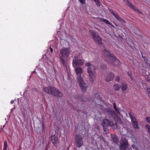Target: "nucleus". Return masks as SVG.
I'll list each match as a JSON object with an SVG mask.
<instances>
[{
    "label": "nucleus",
    "mask_w": 150,
    "mask_h": 150,
    "mask_svg": "<svg viewBox=\"0 0 150 150\" xmlns=\"http://www.w3.org/2000/svg\"><path fill=\"white\" fill-rule=\"evenodd\" d=\"M85 66L87 68L86 69L87 72L88 74L90 80L93 81L96 77V74L95 70L97 69L98 67L94 65L91 62L86 63Z\"/></svg>",
    "instance_id": "nucleus-1"
},
{
    "label": "nucleus",
    "mask_w": 150,
    "mask_h": 150,
    "mask_svg": "<svg viewBox=\"0 0 150 150\" xmlns=\"http://www.w3.org/2000/svg\"><path fill=\"white\" fill-rule=\"evenodd\" d=\"M71 52V51L69 48L64 47L60 50L59 57L61 62L64 67H67L66 61Z\"/></svg>",
    "instance_id": "nucleus-2"
},
{
    "label": "nucleus",
    "mask_w": 150,
    "mask_h": 150,
    "mask_svg": "<svg viewBox=\"0 0 150 150\" xmlns=\"http://www.w3.org/2000/svg\"><path fill=\"white\" fill-rule=\"evenodd\" d=\"M75 71L77 76L78 82L81 88L82 91L84 92L86 91L87 85L84 82L82 78L81 77V75L82 73V69L80 67H76L75 68Z\"/></svg>",
    "instance_id": "nucleus-3"
},
{
    "label": "nucleus",
    "mask_w": 150,
    "mask_h": 150,
    "mask_svg": "<svg viewBox=\"0 0 150 150\" xmlns=\"http://www.w3.org/2000/svg\"><path fill=\"white\" fill-rule=\"evenodd\" d=\"M44 92L50 95L54 96L57 97H61L63 96V94L55 87L49 86L44 87L43 88Z\"/></svg>",
    "instance_id": "nucleus-4"
},
{
    "label": "nucleus",
    "mask_w": 150,
    "mask_h": 150,
    "mask_svg": "<svg viewBox=\"0 0 150 150\" xmlns=\"http://www.w3.org/2000/svg\"><path fill=\"white\" fill-rule=\"evenodd\" d=\"M113 108L115 112L113 111V119L115 120V123L114 124L113 123V129L114 128H117V123L122 124V121L119 115H120V109L116 107V104L115 103H113Z\"/></svg>",
    "instance_id": "nucleus-5"
},
{
    "label": "nucleus",
    "mask_w": 150,
    "mask_h": 150,
    "mask_svg": "<svg viewBox=\"0 0 150 150\" xmlns=\"http://www.w3.org/2000/svg\"><path fill=\"white\" fill-rule=\"evenodd\" d=\"M91 35L93 38V40L99 45L102 44L101 38L99 35L98 32L95 30H90L89 31Z\"/></svg>",
    "instance_id": "nucleus-6"
},
{
    "label": "nucleus",
    "mask_w": 150,
    "mask_h": 150,
    "mask_svg": "<svg viewBox=\"0 0 150 150\" xmlns=\"http://www.w3.org/2000/svg\"><path fill=\"white\" fill-rule=\"evenodd\" d=\"M76 147L80 148L83 145V141L82 136L80 134H76L75 137Z\"/></svg>",
    "instance_id": "nucleus-7"
},
{
    "label": "nucleus",
    "mask_w": 150,
    "mask_h": 150,
    "mask_svg": "<svg viewBox=\"0 0 150 150\" xmlns=\"http://www.w3.org/2000/svg\"><path fill=\"white\" fill-rule=\"evenodd\" d=\"M129 115L131 119L132 123L134 128L136 130L139 129V124L137 120L131 113L129 112Z\"/></svg>",
    "instance_id": "nucleus-8"
},
{
    "label": "nucleus",
    "mask_w": 150,
    "mask_h": 150,
    "mask_svg": "<svg viewBox=\"0 0 150 150\" xmlns=\"http://www.w3.org/2000/svg\"><path fill=\"white\" fill-rule=\"evenodd\" d=\"M125 3L129 7L134 10L139 14H142V11L138 9L134 5H133L131 2H129L128 0H123Z\"/></svg>",
    "instance_id": "nucleus-9"
},
{
    "label": "nucleus",
    "mask_w": 150,
    "mask_h": 150,
    "mask_svg": "<svg viewBox=\"0 0 150 150\" xmlns=\"http://www.w3.org/2000/svg\"><path fill=\"white\" fill-rule=\"evenodd\" d=\"M120 148L121 150H126L128 147V142L125 139H122L120 142Z\"/></svg>",
    "instance_id": "nucleus-10"
},
{
    "label": "nucleus",
    "mask_w": 150,
    "mask_h": 150,
    "mask_svg": "<svg viewBox=\"0 0 150 150\" xmlns=\"http://www.w3.org/2000/svg\"><path fill=\"white\" fill-rule=\"evenodd\" d=\"M84 63V60L81 59H73L72 60V64L74 67L81 66Z\"/></svg>",
    "instance_id": "nucleus-11"
},
{
    "label": "nucleus",
    "mask_w": 150,
    "mask_h": 150,
    "mask_svg": "<svg viewBox=\"0 0 150 150\" xmlns=\"http://www.w3.org/2000/svg\"><path fill=\"white\" fill-rule=\"evenodd\" d=\"M51 139L52 142L53 144L55 146H56L58 142L57 137L55 135H52L51 137Z\"/></svg>",
    "instance_id": "nucleus-12"
},
{
    "label": "nucleus",
    "mask_w": 150,
    "mask_h": 150,
    "mask_svg": "<svg viewBox=\"0 0 150 150\" xmlns=\"http://www.w3.org/2000/svg\"><path fill=\"white\" fill-rule=\"evenodd\" d=\"M120 64L119 60L115 57L113 55V66H119Z\"/></svg>",
    "instance_id": "nucleus-13"
},
{
    "label": "nucleus",
    "mask_w": 150,
    "mask_h": 150,
    "mask_svg": "<svg viewBox=\"0 0 150 150\" xmlns=\"http://www.w3.org/2000/svg\"><path fill=\"white\" fill-rule=\"evenodd\" d=\"M113 16H114L115 18L120 22L122 23H126V21L124 20L121 18L117 13H114L113 12Z\"/></svg>",
    "instance_id": "nucleus-14"
},
{
    "label": "nucleus",
    "mask_w": 150,
    "mask_h": 150,
    "mask_svg": "<svg viewBox=\"0 0 150 150\" xmlns=\"http://www.w3.org/2000/svg\"><path fill=\"white\" fill-rule=\"evenodd\" d=\"M120 87L122 91H125L126 90L127 88V84L125 82H122L121 83Z\"/></svg>",
    "instance_id": "nucleus-15"
},
{
    "label": "nucleus",
    "mask_w": 150,
    "mask_h": 150,
    "mask_svg": "<svg viewBox=\"0 0 150 150\" xmlns=\"http://www.w3.org/2000/svg\"><path fill=\"white\" fill-rule=\"evenodd\" d=\"M103 54L106 57V58L109 59L111 58V57L110 53L108 51L106 50H104L103 52Z\"/></svg>",
    "instance_id": "nucleus-16"
},
{
    "label": "nucleus",
    "mask_w": 150,
    "mask_h": 150,
    "mask_svg": "<svg viewBox=\"0 0 150 150\" xmlns=\"http://www.w3.org/2000/svg\"><path fill=\"white\" fill-rule=\"evenodd\" d=\"M110 123L109 121L107 119H105L103 121V122L102 124V126L103 128L109 126Z\"/></svg>",
    "instance_id": "nucleus-17"
},
{
    "label": "nucleus",
    "mask_w": 150,
    "mask_h": 150,
    "mask_svg": "<svg viewBox=\"0 0 150 150\" xmlns=\"http://www.w3.org/2000/svg\"><path fill=\"white\" fill-rule=\"evenodd\" d=\"M112 74L111 73H110L106 76L105 78V81L107 82L110 81L112 80Z\"/></svg>",
    "instance_id": "nucleus-18"
},
{
    "label": "nucleus",
    "mask_w": 150,
    "mask_h": 150,
    "mask_svg": "<svg viewBox=\"0 0 150 150\" xmlns=\"http://www.w3.org/2000/svg\"><path fill=\"white\" fill-rule=\"evenodd\" d=\"M113 87L115 90L116 91H118L120 89V86L118 84L116 83L114 84L113 86Z\"/></svg>",
    "instance_id": "nucleus-19"
},
{
    "label": "nucleus",
    "mask_w": 150,
    "mask_h": 150,
    "mask_svg": "<svg viewBox=\"0 0 150 150\" xmlns=\"http://www.w3.org/2000/svg\"><path fill=\"white\" fill-rule=\"evenodd\" d=\"M101 21L105 23H106L108 25H110L111 26H112V24L109 22L108 20L106 19H101Z\"/></svg>",
    "instance_id": "nucleus-20"
},
{
    "label": "nucleus",
    "mask_w": 150,
    "mask_h": 150,
    "mask_svg": "<svg viewBox=\"0 0 150 150\" xmlns=\"http://www.w3.org/2000/svg\"><path fill=\"white\" fill-rule=\"evenodd\" d=\"M7 142L5 141L4 142V148L3 150H7Z\"/></svg>",
    "instance_id": "nucleus-21"
},
{
    "label": "nucleus",
    "mask_w": 150,
    "mask_h": 150,
    "mask_svg": "<svg viewBox=\"0 0 150 150\" xmlns=\"http://www.w3.org/2000/svg\"><path fill=\"white\" fill-rule=\"evenodd\" d=\"M81 56V54L80 53H77L74 56V59H79L78 58L80 57Z\"/></svg>",
    "instance_id": "nucleus-22"
},
{
    "label": "nucleus",
    "mask_w": 150,
    "mask_h": 150,
    "mask_svg": "<svg viewBox=\"0 0 150 150\" xmlns=\"http://www.w3.org/2000/svg\"><path fill=\"white\" fill-rule=\"evenodd\" d=\"M141 54L142 55V57L144 58V62H145V63L147 64L148 63V60L147 58L145 56H144L141 53Z\"/></svg>",
    "instance_id": "nucleus-23"
},
{
    "label": "nucleus",
    "mask_w": 150,
    "mask_h": 150,
    "mask_svg": "<svg viewBox=\"0 0 150 150\" xmlns=\"http://www.w3.org/2000/svg\"><path fill=\"white\" fill-rule=\"evenodd\" d=\"M113 141L115 143L118 142V140L117 137L113 135Z\"/></svg>",
    "instance_id": "nucleus-24"
},
{
    "label": "nucleus",
    "mask_w": 150,
    "mask_h": 150,
    "mask_svg": "<svg viewBox=\"0 0 150 150\" xmlns=\"http://www.w3.org/2000/svg\"><path fill=\"white\" fill-rule=\"evenodd\" d=\"M95 96L96 97V99L101 100V98L100 97V95L97 93L95 94Z\"/></svg>",
    "instance_id": "nucleus-25"
},
{
    "label": "nucleus",
    "mask_w": 150,
    "mask_h": 150,
    "mask_svg": "<svg viewBox=\"0 0 150 150\" xmlns=\"http://www.w3.org/2000/svg\"><path fill=\"white\" fill-rule=\"evenodd\" d=\"M146 127L147 129L148 132L150 134V126L148 125H146Z\"/></svg>",
    "instance_id": "nucleus-26"
},
{
    "label": "nucleus",
    "mask_w": 150,
    "mask_h": 150,
    "mask_svg": "<svg viewBox=\"0 0 150 150\" xmlns=\"http://www.w3.org/2000/svg\"><path fill=\"white\" fill-rule=\"evenodd\" d=\"M104 128V132L105 133V134H107L109 132V129L108 128L106 127L103 128Z\"/></svg>",
    "instance_id": "nucleus-27"
},
{
    "label": "nucleus",
    "mask_w": 150,
    "mask_h": 150,
    "mask_svg": "<svg viewBox=\"0 0 150 150\" xmlns=\"http://www.w3.org/2000/svg\"><path fill=\"white\" fill-rule=\"evenodd\" d=\"M146 93L148 94V96L150 97V88H147Z\"/></svg>",
    "instance_id": "nucleus-28"
},
{
    "label": "nucleus",
    "mask_w": 150,
    "mask_h": 150,
    "mask_svg": "<svg viewBox=\"0 0 150 150\" xmlns=\"http://www.w3.org/2000/svg\"><path fill=\"white\" fill-rule=\"evenodd\" d=\"M96 3V4L97 6H100V1L99 0H93Z\"/></svg>",
    "instance_id": "nucleus-29"
},
{
    "label": "nucleus",
    "mask_w": 150,
    "mask_h": 150,
    "mask_svg": "<svg viewBox=\"0 0 150 150\" xmlns=\"http://www.w3.org/2000/svg\"><path fill=\"white\" fill-rule=\"evenodd\" d=\"M115 81L117 82L119 81L120 79V77L119 76H117L115 78Z\"/></svg>",
    "instance_id": "nucleus-30"
},
{
    "label": "nucleus",
    "mask_w": 150,
    "mask_h": 150,
    "mask_svg": "<svg viewBox=\"0 0 150 150\" xmlns=\"http://www.w3.org/2000/svg\"><path fill=\"white\" fill-rule=\"evenodd\" d=\"M146 121L149 123H150V117H147L146 118Z\"/></svg>",
    "instance_id": "nucleus-31"
},
{
    "label": "nucleus",
    "mask_w": 150,
    "mask_h": 150,
    "mask_svg": "<svg viewBox=\"0 0 150 150\" xmlns=\"http://www.w3.org/2000/svg\"><path fill=\"white\" fill-rule=\"evenodd\" d=\"M100 137V139H101L104 142H106L105 140V138L102 136H101Z\"/></svg>",
    "instance_id": "nucleus-32"
},
{
    "label": "nucleus",
    "mask_w": 150,
    "mask_h": 150,
    "mask_svg": "<svg viewBox=\"0 0 150 150\" xmlns=\"http://www.w3.org/2000/svg\"><path fill=\"white\" fill-rule=\"evenodd\" d=\"M80 2L83 4L86 3L85 0H79Z\"/></svg>",
    "instance_id": "nucleus-33"
},
{
    "label": "nucleus",
    "mask_w": 150,
    "mask_h": 150,
    "mask_svg": "<svg viewBox=\"0 0 150 150\" xmlns=\"http://www.w3.org/2000/svg\"><path fill=\"white\" fill-rule=\"evenodd\" d=\"M100 68L102 69H104L106 68V65L105 64H104L103 66H101Z\"/></svg>",
    "instance_id": "nucleus-34"
},
{
    "label": "nucleus",
    "mask_w": 150,
    "mask_h": 150,
    "mask_svg": "<svg viewBox=\"0 0 150 150\" xmlns=\"http://www.w3.org/2000/svg\"><path fill=\"white\" fill-rule=\"evenodd\" d=\"M132 147L134 149H137L136 146L134 144L132 145Z\"/></svg>",
    "instance_id": "nucleus-35"
},
{
    "label": "nucleus",
    "mask_w": 150,
    "mask_h": 150,
    "mask_svg": "<svg viewBox=\"0 0 150 150\" xmlns=\"http://www.w3.org/2000/svg\"><path fill=\"white\" fill-rule=\"evenodd\" d=\"M127 74H128V76L130 77L131 79L132 80V76H131V73H129V72L128 73H127Z\"/></svg>",
    "instance_id": "nucleus-36"
},
{
    "label": "nucleus",
    "mask_w": 150,
    "mask_h": 150,
    "mask_svg": "<svg viewBox=\"0 0 150 150\" xmlns=\"http://www.w3.org/2000/svg\"><path fill=\"white\" fill-rule=\"evenodd\" d=\"M146 80L148 82H149L150 81V77H148L146 79Z\"/></svg>",
    "instance_id": "nucleus-37"
},
{
    "label": "nucleus",
    "mask_w": 150,
    "mask_h": 150,
    "mask_svg": "<svg viewBox=\"0 0 150 150\" xmlns=\"http://www.w3.org/2000/svg\"><path fill=\"white\" fill-rule=\"evenodd\" d=\"M49 48H50V50L51 53H52V52H53V50L52 48L51 47H50Z\"/></svg>",
    "instance_id": "nucleus-38"
},
{
    "label": "nucleus",
    "mask_w": 150,
    "mask_h": 150,
    "mask_svg": "<svg viewBox=\"0 0 150 150\" xmlns=\"http://www.w3.org/2000/svg\"><path fill=\"white\" fill-rule=\"evenodd\" d=\"M14 102V100H11V104H12Z\"/></svg>",
    "instance_id": "nucleus-39"
},
{
    "label": "nucleus",
    "mask_w": 150,
    "mask_h": 150,
    "mask_svg": "<svg viewBox=\"0 0 150 150\" xmlns=\"http://www.w3.org/2000/svg\"><path fill=\"white\" fill-rule=\"evenodd\" d=\"M111 138L112 139V134H111Z\"/></svg>",
    "instance_id": "nucleus-40"
},
{
    "label": "nucleus",
    "mask_w": 150,
    "mask_h": 150,
    "mask_svg": "<svg viewBox=\"0 0 150 150\" xmlns=\"http://www.w3.org/2000/svg\"><path fill=\"white\" fill-rule=\"evenodd\" d=\"M113 29H116L115 27L114 26H113Z\"/></svg>",
    "instance_id": "nucleus-41"
},
{
    "label": "nucleus",
    "mask_w": 150,
    "mask_h": 150,
    "mask_svg": "<svg viewBox=\"0 0 150 150\" xmlns=\"http://www.w3.org/2000/svg\"><path fill=\"white\" fill-rule=\"evenodd\" d=\"M117 31H119V30H120L119 29H118L117 30Z\"/></svg>",
    "instance_id": "nucleus-42"
},
{
    "label": "nucleus",
    "mask_w": 150,
    "mask_h": 150,
    "mask_svg": "<svg viewBox=\"0 0 150 150\" xmlns=\"http://www.w3.org/2000/svg\"><path fill=\"white\" fill-rule=\"evenodd\" d=\"M112 113V111H111V113Z\"/></svg>",
    "instance_id": "nucleus-43"
},
{
    "label": "nucleus",
    "mask_w": 150,
    "mask_h": 150,
    "mask_svg": "<svg viewBox=\"0 0 150 150\" xmlns=\"http://www.w3.org/2000/svg\"><path fill=\"white\" fill-rule=\"evenodd\" d=\"M115 35H116V34H115Z\"/></svg>",
    "instance_id": "nucleus-44"
}]
</instances>
